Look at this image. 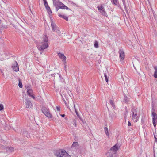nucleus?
<instances>
[{"label": "nucleus", "mask_w": 157, "mask_h": 157, "mask_svg": "<svg viewBox=\"0 0 157 157\" xmlns=\"http://www.w3.org/2000/svg\"><path fill=\"white\" fill-rule=\"evenodd\" d=\"M48 38L46 35H44L43 38L39 45H37L38 49L40 51H43L48 47Z\"/></svg>", "instance_id": "1"}, {"label": "nucleus", "mask_w": 157, "mask_h": 157, "mask_svg": "<svg viewBox=\"0 0 157 157\" xmlns=\"http://www.w3.org/2000/svg\"><path fill=\"white\" fill-rule=\"evenodd\" d=\"M132 120L134 122H137L139 120L140 115L138 109L134 108L132 109Z\"/></svg>", "instance_id": "2"}, {"label": "nucleus", "mask_w": 157, "mask_h": 157, "mask_svg": "<svg viewBox=\"0 0 157 157\" xmlns=\"http://www.w3.org/2000/svg\"><path fill=\"white\" fill-rule=\"evenodd\" d=\"M54 154L57 157H71V156L64 150L56 151H54Z\"/></svg>", "instance_id": "3"}, {"label": "nucleus", "mask_w": 157, "mask_h": 157, "mask_svg": "<svg viewBox=\"0 0 157 157\" xmlns=\"http://www.w3.org/2000/svg\"><path fill=\"white\" fill-rule=\"evenodd\" d=\"M42 111L43 113L48 117L51 118L52 117V115L50 112L48 108L45 107H43L42 109Z\"/></svg>", "instance_id": "4"}, {"label": "nucleus", "mask_w": 157, "mask_h": 157, "mask_svg": "<svg viewBox=\"0 0 157 157\" xmlns=\"http://www.w3.org/2000/svg\"><path fill=\"white\" fill-rule=\"evenodd\" d=\"M152 122L154 126L155 127L157 124V114L154 112L152 113Z\"/></svg>", "instance_id": "5"}, {"label": "nucleus", "mask_w": 157, "mask_h": 157, "mask_svg": "<svg viewBox=\"0 0 157 157\" xmlns=\"http://www.w3.org/2000/svg\"><path fill=\"white\" fill-rule=\"evenodd\" d=\"M118 149V145L117 144L111 148L110 150V153H112L115 155Z\"/></svg>", "instance_id": "6"}, {"label": "nucleus", "mask_w": 157, "mask_h": 157, "mask_svg": "<svg viewBox=\"0 0 157 157\" xmlns=\"http://www.w3.org/2000/svg\"><path fill=\"white\" fill-rule=\"evenodd\" d=\"M119 57L120 61H123L125 56L124 52L123 50H120L119 51Z\"/></svg>", "instance_id": "7"}, {"label": "nucleus", "mask_w": 157, "mask_h": 157, "mask_svg": "<svg viewBox=\"0 0 157 157\" xmlns=\"http://www.w3.org/2000/svg\"><path fill=\"white\" fill-rule=\"evenodd\" d=\"M12 67L13 69L16 72L18 71L19 70L18 64L17 62L15 61L14 63L12 64Z\"/></svg>", "instance_id": "8"}, {"label": "nucleus", "mask_w": 157, "mask_h": 157, "mask_svg": "<svg viewBox=\"0 0 157 157\" xmlns=\"http://www.w3.org/2000/svg\"><path fill=\"white\" fill-rule=\"evenodd\" d=\"M97 8L99 11L104 16H106V13L104 11V8L102 5L98 6Z\"/></svg>", "instance_id": "9"}, {"label": "nucleus", "mask_w": 157, "mask_h": 157, "mask_svg": "<svg viewBox=\"0 0 157 157\" xmlns=\"http://www.w3.org/2000/svg\"><path fill=\"white\" fill-rule=\"evenodd\" d=\"M57 6L59 8L61 9H66L67 10H69V9L64 4L60 2H59V3L57 4Z\"/></svg>", "instance_id": "10"}, {"label": "nucleus", "mask_w": 157, "mask_h": 157, "mask_svg": "<svg viewBox=\"0 0 157 157\" xmlns=\"http://www.w3.org/2000/svg\"><path fill=\"white\" fill-rule=\"evenodd\" d=\"M26 107L27 108H31L32 106V104L30 101L28 99H26Z\"/></svg>", "instance_id": "11"}, {"label": "nucleus", "mask_w": 157, "mask_h": 157, "mask_svg": "<svg viewBox=\"0 0 157 157\" xmlns=\"http://www.w3.org/2000/svg\"><path fill=\"white\" fill-rule=\"evenodd\" d=\"M51 25L52 30L53 31H55L58 28L56 27V25L54 24L52 21L51 22Z\"/></svg>", "instance_id": "12"}, {"label": "nucleus", "mask_w": 157, "mask_h": 157, "mask_svg": "<svg viewBox=\"0 0 157 157\" xmlns=\"http://www.w3.org/2000/svg\"><path fill=\"white\" fill-rule=\"evenodd\" d=\"M57 54L59 58L63 60L66 58V57L63 54L60 53H58Z\"/></svg>", "instance_id": "13"}, {"label": "nucleus", "mask_w": 157, "mask_h": 157, "mask_svg": "<svg viewBox=\"0 0 157 157\" xmlns=\"http://www.w3.org/2000/svg\"><path fill=\"white\" fill-rule=\"evenodd\" d=\"M74 109H75V112L76 113L77 115V116H78V118L83 122V120L80 117V116L79 115L77 110H76V108L75 107V105H74Z\"/></svg>", "instance_id": "14"}, {"label": "nucleus", "mask_w": 157, "mask_h": 157, "mask_svg": "<svg viewBox=\"0 0 157 157\" xmlns=\"http://www.w3.org/2000/svg\"><path fill=\"white\" fill-rule=\"evenodd\" d=\"M59 16L60 17H62L67 21H68V17L64 15H62L61 14H59Z\"/></svg>", "instance_id": "15"}, {"label": "nucleus", "mask_w": 157, "mask_h": 157, "mask_svg": "<svg viewBox=\"0 0 157 157\" xmlns=\"http://www.w3.org/2000/svg\"><path fill=\"white\" fill-rule=\"evenodd\" d=\"M154 69L155 70V71L154 75V76L155 78H157V67L155 66L154 67Z\"/></svg>", "instance_id": "16"}, {"label": "nucleus", "mask_w": 157, "mask_h": 157, "mask_svg": "<svg viewBox=\"0 0 157 157\" xmlns=\"http://www.w3.org/2000/svg\"><path fill=\"white\" fill-rule=\"evenodd\" d=\"M46 9L49 14L52 13V12L49 6H47V7H46Z\"/></svg>", "instance_id": "17"}, {"label": "nucleus", "mask_w": 157, "mask_h": 157, "mask_svg": "<svg viewBox=\"0 0 157 157\" xmlns=\"http://www.w3.org/2000/svg\"><path fill=\"white\" fill-rule=\"evenodd\" d=\"M113 3L115 5L118 6L119 5V2L118 0H112Z\"/></svg>", "instance_id": "18"}, {"label": "nucleus", "mask_w": 157, "mask_h": 157, "mask_svg": "<svg viewBox=\"0 0 157 157\" xmlns=\"http://www.w3.org/2000/svg\"><path fill=\"white\" fill-rule=\"evenodd\" d=\"M32 93L33 90L32 89H28L27 91V93L29 96L31 95Z\"/></svg>", "instance_id": "19"}, {"label": "nucleus", "mask_w": 157, "mask_h": 157, "mask_svg": "<svg viewBox=\"0 0 157 157\" xmlns=\"http://www.w3.org/2000/svg\"><path fill=\"white\" fill-rule=\"evenodd\" d=\"M6 149L7 151L12 152L13 151L14 149L12 147H6Z\"/></svg>", "instance_id": "20"}, {"label": "nucleus", "mask_w": 157, "mask_h": 157, "mask_svg": "<svg viewBox=\"0 0 157 157\" xmlns=\"http://www.w3.org/2000/svg\"><path fill=\"white\" fill-rule=\"evenodd\" d=\"M55 31L57 33H58L59 36H61V35L62 34V33H61L59 28L57 29Z\"/></svg>", "instance_id": "21"}, {"label": "nucleus", "mask_w": 157, "mask_h": 157, "mask_svg": "<svg viewBox=\"0 0 157 157\" xmlns=\"http://www.w3.org/2000/svg\"><path fill=\"white\" fill-rule=\"evenodd\" d=\"M53 4L55 6L57 5V4L59 3V2L58 0H53Z\"/></svg>", "instance_id": "22"}, {"label": "nucleus", "mask_w": 157, "mask_h": 157, "mask_svg": "<svg viewBox=\"0 0 157 157\" xmlns=\"http://www.w3.org/2000/svg\"><path fill=\"white\" fill-rule=\"evenodd\" d=\"M94 46L95 48H98V43L97 41H95Z\"/></svg>", "instance_id": "23"}, {"label": "nucleus", "mask_w": 157, "mask_h": 157, "mask_svg": "<svg viewBox=\"0 0 157 157\" xmlns=\"http://www.w3.org/2000/svg\"><path fill=\"white\" fill-rule=\"evenodd\" d=\"M105 125L106 127H105V128H104L105 131V133L106 135H107L108 136V128L107 127V125Z\"/></svg>", "instance_id": "24"}, {"label": "nucleus", "mask_w": 157, "mask_h": 157, "mask_svg": "<svg viewBox=\"0 0 157 157\" xmlns=\"http://www.w3.org/2000/svg\"><path fill=\"white\" fill-rule=\"evenodd\" d=\"M19 84L18 85L19 87L21 88L22 87V84L21 82V81L20 78L19 79Z\"/></svg>", "instance_id": "25"}, {"label": "nucleus", "mask_w": 157, "mask_h": 157, "mask_svg": "<svg viewBox=\"0 0 157 157\" xmlns=\"http://www.w3.org/2000/svg\"><path fill=\"white\" fill-rule=\"evenodd\" d=\"M110 103L111 104V105L112 106L113 108H115V107L114 103L113 102V101L112 100H110Z\"/></svg>", "instance_id": "26"}, {"label": "nucleus", "mask_w": 157, "mask_h": 157, "mask_svg": "<svg viewBox=\"0 0 157 157\" xmlns=\"http://www.w3.org/2000/svg\"><path fill=\"white\" fill-rule=\"evenodd\" d=\"M104 76L105 79V80L107 83H108V78H107V75L105 72L104 73Z\"/></svg>", "instance_id": "27"}, {"label": "nucleus", "mask_w": 157, "mask_h": 157, "mask_svg": "<svg viewBox=\"0 0 157 157\" xmlns=\"http://www.w3.org/2000/svg\"><path fill=\"white\" fill-rule=\"evenodd\" d=\"M1 27H2L3 29H6L7 28V26L6 25H4L3 24L1 25Z\"/></svg>", "instance_id": "28"}, {"label": "nucleus", "mask_w": 157, "mask_h": 157, "mask_svg": "<svg viewBox=\"0 0 157 157\" xmlns=\"http://www.w3.org/2000/svg\"><path fill=\"white\" fill-rule=\"evenodd\" d=\"M51 75L53 77H55V75H56V76H59L60 77V75L58 73L56 74L55 75L54 74H51Z\"/></svg>", "instance_id": "29"}, {"label": "nucleus", "mask_w": 157, "mask_h": 157, "mask_svg": "<svg viewBox=\"0 0 157 157\" xmlns=\"http://www.w3.org/2000/svg\"><path fill=\"white\" fill-rule=\"evenodd\" d=\"M4 109V107L3 104H0V110H2Z\"/></svg>", "instance_id": "30"}, {"label": "nucleus", "mask_w": 157, "mask_h": 157, "mask_svg": "<svg viewBox=\"0 0 157 157\" xmlns=\"http://www.w3.org/2000/svg\"><path fill=\"white\" fill-rule=\"evenodd\" d=\"M122 1L123 2V3L124 7L125 9L126 10V5L125 4V0H122Z\"/></svg>", "instance_id": "31"}, {"label": "nucleus", "mask_w": 157, "mask_h": 157, "mask_svg": "<svg viewBox=\"0 0 157 157\" xmlns=\"http://www.w3.org/2000/svg\"><path fill=\"white\" fill-rule=\"evenodd\" d=\"M63 60V64H64V65H66V63H67L66 58L64 59Z\"/></svg>", "instance_id": "32"}, {"label": "nucleus", "mask_w": 157, "mask_h": 157, "mask_svg": "<svg viewBox=\"0 0 157 157\" xmlns=\"http://www.w3.org/2000/svg\"><path fill=\"white\" fill-rule=\"evenodd\" d=\"M56 108L57 110L58 111H59L60 110V108L59 106H57Z\"/></svg>", "instance_id": "33"}, {"label": "nucleus", "mask_w": 157, "mask_h": 157, "mask_svg": "<svg viewBox=\"0 0 157 157\" xmlns=\"http://www.w3.org/2000/svg\"><path fill=\"white\" fill-rule=\"evenodd\" d=\"M4 29H3V28L2 27H0V33H2V31Z\"/></svg>", "instance_id": "34"}, {"label": "nucleus", "mask_w": 157, "mask_h": 157, "mask_svg": "<svg viewBox=\"0 0 157 157\" xmlns=\"http://www.w3.org/2000/svg\"><path fill=\"white\" fill-rule=\"evenodd\" d=\"M78 144V143L77 142H74L72 146H75L76 145Z\"/></svg>", "instance_id": "35"}, {"label": "nucleus", "mask_w": 157, "mask_h": 157, "mask_svg": "<svg viewBox=\"0 0 157 157\" xmlns=\"http://www.w3.org/2000/svg\"><path fill=\"white\" fill-rule=\"evenodd\" d=\"M73 122H74V125H75V126L76 127V121L75 120H73Z\"/></svg>", "instance_id": "36"}, {"label": "nucleus", "mask_w": 157, "mask_h": 157, "mask_svg": "<svg viewBox=\"0 0 157 157\" xmlns=\"http://www.w3.org/2000/svg\"><path fill=\"white\" fill-rule=\"evenodd\" d=\"M29 96H30L31 97H32L33 99H35V96H34L33 95L31 94Z\"/></svg>", "instance_id": "37"}, {"label": "nucleus", "mask_w": 157, "mask_h": 157, "mask_svg": "<svg viewBox=\"0 0 157 157\" xmlns=\"http://www.w3.org/2000/svg\"><path fill=\"white\" fill-rule=\"evenodd\" d=\"M128 126H130L131 125V123L129 121L128 122Z\"/></svg>", "instance_id": "38"}, {"label": "nucleus", "mask_w": 157, "mask_h": 157, "mask_svg": "<svg viewBox=\"0 0 157 157\" xmlns=\"http://www.w3.org/2000/svg\"><path fill=\"white\" fill-rule=\"evenodd\" d=\"M43 1H44V4H46V3H47L46 0H43Z\"/></svg>", "instance_id": "39"}, {"label": "nucleus", "mask_w": 157, "mask_h": 157, "mask_svg": "<svg viewBox=\"0 0 157 157\" xmlns=\"http://www.w3.org/2000/svg\"><path fill=\"white\" fill-rule=\"evenodd\" d=\"M154 137H155V141L156 142V143H157V138H156L155 136L154 135Z\"/></svg>", "instance_id": "40"}, {"label": "nucleus", "mask_w": 157, "mask_h": 157, "mask_svg": "<svg viewBox=\"0 0 157 157\" xmlns=\"http://www.w3.org/2000/svg\"><path fill=\"white\" fill-rule=\"evenodd\" d=\"M56 10L57 11L58 10H59V9L60 8H59L57 5H56Z\"/></svg>", "instance_id": "41"}, {"label": "nucleus", "mask_w": 157, "mask_h": 157, "mask_svg": "<svg viewBox=\"0 0 157 157\" xmlns=\"http://www.w3.org/2000/svg\"><path fill=\"white\" fill-rule=\"evenodd\" d=\"M44 6H45V8H46V7H47V6H48V3H46V4H44Z\"/></svg>", "instance_id": "42"}, {"label": "nucleus", "mask_w": 157, "mask_h": 157, "mask_svg": "<svg viewBox=\"0 0 157 157\" xmlns=\"http://www.w3.org/2000/svg\"><path fill=\"white\" fill-rule=\"evenodd\" d=\"M64 69H65V70L66 71V65H64Z\"/></svg>", "instance_id": "43"}, {"label": "nucleus", "mask_w": 157, "mask_h": 157, "mask_svg": "<svg viewBox=\"0 0 157 157\" xmlns=\"http://www.w3.org/2000/svg\"><path fill=\"white\" fill-rule=\"evenodd\" d=\"M64 102H65V105H66L67 106V107H68V105H67V103H66V101L64 100Z\"/></svg>", "instance_id": "44"}, {"label": "nucleus", "mask_w": 157, "mask_h": 157, "mask_svg": "<svg viewBox=\"0 0 157 157\" xmlns=\"http://www.w3.org/2000/svg\"><path fill=\"white\" fill-rule=\"evenodd\" d=\"M60 116H61L62 117H63L65 116V115L64 114H60Z\"/></svg>", "instance_id": "45"}, {"label": "nucleus", "mask_w": 157, "mask_h": 157, "mask_svg": "<svg viewBox=\"0 0 157 157\" xmlns=\"http://www.w3.org/2000/svg\"><path fill=\"white\" fill-rule=\"evenodd\" d=\"M106 105H107V104H106ZM106 106H107V105H106Z\"/></svg>", "instance_id": "46"}]
</instances>
